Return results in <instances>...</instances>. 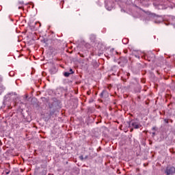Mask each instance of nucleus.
<instances>
[{
  "label": "nucleus",
  "mask_w": 175,
  "mask_h": 175,
  "mask_svg": "<svg viewBox=\"0 0 175 175\" xmlns=\"http://www.w3.org/2000/svg\"><path fill=\"white\" fill-rule=\"evenodd\" d=\"M64 75L65 77H69V76H70V73L68 72H64Z\"/></svg>",
  "instance_id": "5"
},
{
  "label": "nucleus",
  "mask_w": 175,
  "mask_h": 175,
  "mask_svg": "<svg viewBox=\"0 0 175 175\" xmlns=\"http://www.w3.org/2000/svg\"><path fill=\"white\" fill-rule=\"evenodd\" d=\"M133 129H131L130 132H133Z\"/></svg>",
  "instance_id": "13"
},
{
  "label": "nucleus",
  "mask_w": 175,
  "mask_h": 175,
  "mask_svg": "<svg viewBox=\"0 0 175 175\" xmlns=\"http://www.w3.org/2000/svg\"><path fill=\"white\" fill-rule=\"evenodd\" d=\"M152 136H155V132L152 133Z\"/></svg>",
  "instance_id": "10"
},
{
  "label": "nucleus",
  "mask_w": 175,
  "mask_h": 175,
  "mask_svg": "<svg viewBox=\"0 0 175 175\" xmlns=\"http://www.w3.org/2000/svg\"><path fill=\"white\" fill-rule=\"evenodd\" d=\"M129 125L130 128H134V129H139V128H142V125L136 122V120L130 121Z\"/></svg>",
  "instance_id": "1"
},
{
  "label": "nucleus",
  "mask_w": 175,
  "mask_h": 175,
  "mask_svg": "<svg viewBox=\"0 0 175 175\" xmlns=\"http://www.w3.org/2000/svg\"><path fill=\"white\" fill-rule=\"evenodd\" d=\"M165 173L167 175H173L175 174V167L174 166H168L165 170Z\"/></svg>",
  "instance_id": "2"
},
{
  "label": "nucleus",
  "mask_w": 175,
  "mask_h": 175,
  "mask_svg": "<svg viewBox=\"0 0 175 175\" xmlns=\"http://www.w3.org/2000/svg\"><path fill=\"white\" fill-rule=\"evenodd\" d=\"M18 8V9H23V7L19 6Z\"/></svg>",
  "instance_id": "12"
},
{
  "label": "nucleus",
  "mask_w": 175,
  "mask_h": 175,
  "mask_svg": "<svg viewBox=\"0 0 175 175\" xmlns=\"http://www.w3.org/2000/svg\"><path fill=\"white\" fill-rule=\"evenodd\" d=\"M100 96L101 99H107V98H109V93L106 90H103V92L100 94Z\"/></svg>",
  "instance_id": "3"
},
{
  "label": "nucleus",
  "mask_w": 175,
  "mask_h": 175,
  "mask_svg": "<svg viewBox=\"0 0 175 175\" xmlns=\"http://www.w3.org/2000/svg\"><path fill=\"white\" fill-rule=\"evenodd\" d=\"M142 53L140 51H135L133 52V55L135 57V58H138V59H140V57H142Z\"/></svg>",
  "instance_id": "4"
},
{
  "label": "nucleus",
  "mask_w": 175,
  "mask_h": 175,
  "mask_svg": "<svg viewBox=\"0 0 175 175\" xmlns=\"http://www.w3.org/2000/svg\"><path fill=\"white\" fill-rule=\"evenodd\" d=\"M79 159H81V161H83L84 157H83V156H80V157H79Z\"/></svg>",
  "instance_id": "8"
},
{
  "label": "nucleus",
  "mask_w": 175,
  "mask_h": 175,
  "mask_svg": "<svg viewBox=\"0 0 175 175\" xmlns=\"http://www.w3.org/2000/svg\"><path fill=\"white\" fill-rule=\"evenodd\" d=\"M152 131H157V127H155V126L152 127Z\"/></svg>",
  "instance_id": "9"
},
{
  "label": "nucleus",
  "mask_w": 175,
  "mask_h": 175,
  "mask_svg": "<svg viewBox=\"0 0 175 175\" xmlns=\"http://www.w3.org/2000/svg\"><path fill=\"white\" fill-rule=\"evenodd\" d=\"M19 3H20L21 5H23V4H24V2L22 1V2H20Z\"/></svg>",
  "instance_id": "11"
},
{
  "label": "nucleus",
  "mask_w": 175,
  "mask_h": 175,
  "mask_svg": "<svg viewBox=\"0 0 175 175\" xmlns=\"http://www.w3.org/2000/svg\"><path fill=\"white\" fill-rule=\"evenodd\" d=\"M70 75H73V73H75V72H73V70H72V68L70 69Z\"/></svg>",
  "instance_id": "7"
},
{
  "label": "nucleus",
  "mask_w": 175,
  "mask_h": 175,
  "mask_svg": "<svg viewBox=\"0 0 175 175\" xmlns=\"http://www.w3.org/2000/svg\"><path fill=\"white\" fill-rule=\"evenodd\" d=\"M164 122H165V124H169V120L168 119H164Z\"/></svg>",
  "instance_id": "6"
},
{
  "label": "nucleus",
  "mask_w": 175,
  "mask_h": 175,
  "mask_svg": "<svg viewBox=\"0 0 175 175\" xmlns=\"http://www.w3.org/2000/svg\"><path fill=\"white\" fill-rule=\"evenodd\" d=\"M88 158V156L85 157V159H87Z\"/></svg>",
  "instance_id": "14"
}]
</instances>
